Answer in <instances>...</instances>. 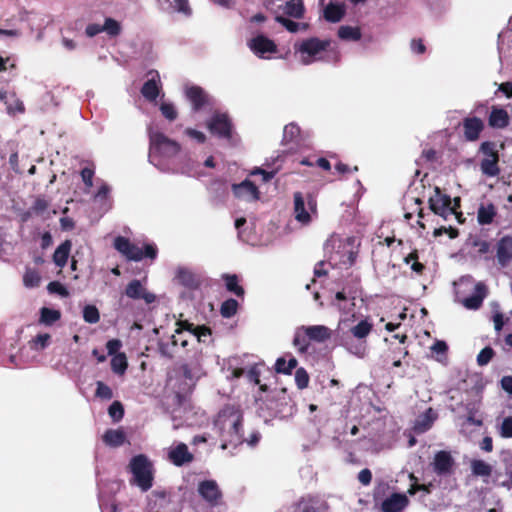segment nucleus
I'll return each instance as SVG.
<instances>
[{
	"mask_svg": "<svg viewBox=\"0 0 512 512\" xmlns=\"http://www.w3.org/2000/svg\"><path fill=\"white\" fill-rule=\"evenodd\" d=\"M219 427L221 448L238 447L245 440L243 437V412L234 405H225L216 420Z\"/></svg>",
	"mask_w": 512,
	"mask_h": 512,
	"instance_id": "nucleus-1",
	"label": "nucleus"
},
{
	"mask_svg": "<svg viewBox=\"0 0 512 512\" xmlns=\"http://www.w3.org/2000/svg\"><path fill=\"white\" fill-rule=\"evenodd\" d=\"M199 372L200 367L198 364L190 365L184 363L173 369V375L169 376V381L172 383L175 402L178 406H182L192 393L200 377Z\"/></svg>",
	"mask_w": 512,
	"mask_h": 512,
	"instance_id": "nucleus-2",
	"label": "nucleus"
},
{
	"mask_svg": "<svg viewBox=\"0 0 512 512\" xmlns=\"http://www.w3.org/2000/svg\"><path fill=\"white\" fill-rule=\"evenodd\" d=\"M129 471L133 475L131 484L138 486L143 492L148 491L153 486L154 474L153 464L144 454H138L131 458Z\"/></svg>",
	"mask_w": 512,
	"mask_h": 512,
	"instance_id": "nucleus-3",
	"label": "nucleus"
},
{
	"mask_svg": "<svg viewBox=\"0 0 512 512\" xmlns=\"http://www.w3.org/2000/svg\"><path fill=\"white\" fill-rule=\"evenodd\" d=\"M114 248L121 253L127 260L141 261L143 258L155 259L157 257V248L152 244H146L144 250L132 243L124 236H117L113 242Z\"/></svg>",
	"mask_w": 512,
	"mask_h": 512,
	"instance_id": "nucleus-4",
	"label": "nucleus"
},
{
	"mask_svg": "<svg viewBox=\"0 0 512 512\" xmlns=\"http://www.w3.org/2000/svg\"><path fill=\"white\" fill-rule=\"evenodd\" d=\"M149 142L150 156L172 158L181 150V146L178 142L168 138L162 132L150 131Z\"/></svg>",
	"mask_w": 512,
	"mask_h": 512,
	"instance_id": "nucleus-5",
	"label": "nucleus"
},
{
	"mask_svg": "<svg viewBox=\"0 0 512 512\" xmlns=\"http://www.w3.org/2000/svg\"><path fill=\"white\" fill-rule=\"evenodd\" d=\"M479 152L483 155L480 162L481 172L488 177L499 175V151L497 144L493 141H484L479 147Z\"/></svg>",
	"mask_w": 512,
	"mask_h": 512,
	"instance_id": "nucleus-6",
	"label": "nucleus"
},
{
	"mask_svg": "<svg viewBox=\"0 0 512 512\" xmlns=\"http://www.w3.org/2000/svg\"><path fill=\"white\" fill-rule=\"evenodd\" d=\"M456 461L450 451L440 450L434 454L429 466L441 478H447L455 473Z\"/></svg>",
	"mask_w": 512,
	"mask_h": 512,
	"instance_id": "nucleus-7",
	"label": "nucleus"
},
{
	"mask_svg": "<svg viewBox=\"0 0 512 512\" xmlns=\"http://www.w3.org/2000/svg\"><path fill=\"white\" fill-rule=\"evenodd\" d=\"M430 210L443 218L455 213V207H451L452 200L449 195L442 193L439 187L434 188V195L429 200Z\"/></svg>",
	"mask_w": 512,
	"mask_h": 512,
	"instance_id": "nucleus-8",
	"label": "nucleus"
},
{
	"mask_svg": "<svg viewBox=\"0 0 512 512\" xmlns=\"http://www.w3.org/2000/svg\"><path fill=\"white\" fill-rule=\"evenodd\" d=\"M330 43V40H321L316 37L303 40L299 46V51L309 57V59H305L303 62L305 64H309L314 61L317 55L327 50V48L330 46Z\"/></svg>",
	"mask_w": 512,
	"mask_h": 512,
	"instance_id": "nucleus-9",
	"label": "nucleus"
},
{
	"mask_svg": "<svg viewBox=\"0 0 512 512\" xmlns=\"http://www.w3.org/2000/svg\"><path fill=\"white\" fill-rule=\"evenodd\" d=\"M209 131L219 138L231 139L232 123L227 114H214L208 122Z\"/></svg>",
	"mask_w": 512,
	"mask_h": 512,
	"instance_id": "nucleus-10",
	"label": "nucleus"
},
{
	"mask_svg": "<svg viewBox=\"0 0 512 512\" xmlns=\"http://www.w3.org/2000/svg\"><path fill=\"white\" fill-rule=\"evenodd\" d=\"M198 493L211 506H218L223 496L215 480L201 481L198 485Z\"/></svg>",
	"mask_w": 512,
	"mask_h": 512,
	"instance_id": "nucleus-11",
	"label": "nucleus"
},
{
	"mask_svg": "<svg viewBox=\"0 0 512 512\" xmlns=\"http://www.w3.org/2000/svg\"><path fill=\"white\" fill-rule=\"evenodd\" d=\"M463 135L467 141H477L485 128L484 122L478 117H465L462 121Z\"/></svg>",
	"mask_w": 512,
	"mask_h": 512,
	"instance_id": "nucleus-12",
	"label": "nucleus"
},
{
	"mask_svg": "<svg viewBox=\"0 0 512 512\" xmlns=\"http://www.w3.org/2000/svg\"><path fill=\"white\" fill-rule=\"evenodd\" d=\"M125 295L134 300H144L147 304H151L155 301L156 296L150 293L142 285L138 279L130 281L125 288Z\"/></svg>",
	"mask_w": 512,
	"mask_h": 512,
	"instance_id": "nucleus-13",
	"label": "nucleus"
},
{
	"mask_svg": "<svg viewBox=\"0 0 512 512\" xmlns=\"http://www.w3.org/2000/svg\"><path fill=\"white\" fill-rule=\"evenodd\" d=\"M232 191L235 197L247 201H256L260 198L258 187L250 180L245 179L241 183L233 184Z\"/></svg>",
	"mask_w": 512,
	"mask_h": 512,
	"instance_id": "nucleus-14",
	"label": "nucleus"
},
{
	"mask_svg": "<svg viewBox=\"0 0 512 512\" xmlns=\"http://www.w3.org/2000/svg\"><path fill=\"white\" fill-rule=\"evenodd\" d=\"M251 51L258 57H264L266 53H276L277 45L275 42L264 35H258L248 42Z\"/></svg>",
	"mask_w": 512,
	"mask_h": 512,
	"instance_id": "nucleus-15",
	"label": "nucleus"
},
{
	"mask_svg": "<svg viewBox=\"0 0 512 512\" xmlns=\"http://www.w3.org/2000/svg\"><path fill=\"white\" fill-rule=\"evenodd\" d=\"M409 504V499L405 494L393 493L381 503L382 512H401Z\"/></svg>",
	"mask_w": 512,
	"mask_h": 512,
	"instance_id": "nucleus-16",
	"label": "nucleus"
},
{
	"mask_svg": "<svg viewBox=\"0 0 512 512\" xmlns=\"http://www.w3.org/2000/svg\"><path fill=\"white\" fill-rule=\"evenodd\" d=\"M152 73H154V76L151 79L147 80L141 88L142 96L150 102L156 101L160 94L161 89L159 73L157 71L149 72V74Z\"/></svg>",
	"mask_w": 512,
	"mask_h": 512,
	"instance_id": "nucleus-17",
	"label": "nucleus"
},
{
	"mask_svg": "<svg viewBox=\"0 0 512 512\" xmlns=\"http://www.w3.org/2000/svg\"><path fill=\"white\" fill-rule=\"evenodd\" d=\"M510 117L508 112L501 107L492 106L488 116V125L494 129H504L509 125Z\"/></svg>",
	"mask_w": 512,
	"mask_h": 512,
	"instance_id": "nucleus-18",
	"label": "nucleus"
},
{
	"mask_svg": "<svg viewBox=\"0 0 512 512\" xmlns=\"http://www.w3.org/2000/svg\"><path fill=\"white\" fill-rule=\"evenodd\" d=\"M497 259L502 266H506L512 260V236H503L497 243Z\"/></svg>",
	"mask_w": 512,
	"mask_h": 512,
	"instance_id": "nucleus-19",
	"label": "nucleus"
},
{
	"mask_svg": "<svg viewBox=\"0 0 512 512\" xmlns=\"http://www.w3.org/2000/svg\"><path fill=\"white\" fill-rule=\"evenodd\" d=\"M295 410V404L291 397L287 395L286 388L281 389L275 401V411L282 417L292 415Z\"/></svg>",
	"mask_w": 512,
	"mask_h": 512,
	"instance_id": "nucleus-20",
	"label": "nucleus"
},
{
	"mask_svg": "<svg viewBox=\"0 0 512 512\" xmlns=\"http://www.w3.org/2000/svg\"><path fill=\"white\" fill-rule=\"evenodd\" d=\"M193 458V455L189 452L187 445L184 443L178 444L169 452V459L176 466H183L191 462Z\"/></svg>",
	"mask_w": 512,
	"mask_h": 512,
	"instance_id": "nucleus-21",
	"label": "nucleus"
},
{
	"mask_svg": "<svg viewBox=\"0 0 512 512\" xmlns=\"http://www.w3.org/2000/svg\"><path fill=\"white\" fill-rule=\"evenodd\" d=\"M185 95L191 102L194 111L201 110L207 103V95L199 86L188 87L185 91Z\"/></svg>",
	"mask_w": 512,
	"mask_h": 512,
	"instance_id": "nucleus-22",
	"label": "nucleus"
},
{
	"mask_svg": "<svg viewBox=\"0 0 512 512\" xmlns=\"http://www.w3.org/2000/svg\"><path fill=\"white\" fill-rule=\"evenodd\" d=\"M487 294V287L484 283L478 282L475 285V293L463 300V304L466 308L471 310H477L482 306L483 300Z\"/></svg>",
	"mask_w": 512,
	"mask_h": 512,
	"instance_id": "nucleus-23",
	"label": "nucleus"
},
{
	"mask_svg": "<svg viewBox=\"0 0 512 512\" xmlns=\"http://www.w3.org/2000/svg\"><path fill=\"white\" fill-rule=\"evenodd\" d=\"M176 278L182 286L190 290H196L201 285L199 276L187 268H179L177 270Z\"/></svg>",
	"mask_w": 512,
	"mask_h": 512,
	"instance_id": "nucleus-24",
	"label": "nucleus"
},
{
	"mask_svg": "<svg viewBox=\"0 0 512 512\" xmlns=\"http://www.w3.org/2000/svg\"><path fill=\"white\" fill-rule=\"evenodd\" d=\"M305 336L315 342L322 343L331 338L332 331L324 325H313L303 327Z\"/></svg>",
	"mask_w": 512,
	"mask_h": 512,
	"instance_id": "nucleus-25",
	"label": "nucleus"
},
{
	"mask_svg": "<svg viewBox=\"0 0 512 512\" xmlns=\"http://www.w3.org/2000/svg\"><path fill=\"white\" fill-rule=\"evenodd\" d=\"M72 248L71 240H65L55 250L52 259L56 266L63 268L66 266Z\"/></svg>",
	"mask_w": 512,
	"mask_h": 512,
	"instance_id": "nucleus-26",
	"label": "nucleus"
},
{
	"mask_svg": "<svg viewBox=\"0 0 512 512\" xmlns=\"http://www.w3.org/2000/svg\"><path fill=\"white\" fill-rule=\"evenodd\" d=\"M294 213L296 220L303 224L311 220L309 212L305 209V199L301 192L294 193Z\"/></svg>",
	"mask_w": 512,
	"mask_h": 512,
	"instance_id": "nucleus-27",
	"label": "nucleus"
},
{
	"mask_svg": "<svg viewBox=\"0 0 512 512\" xmlns=\"http://www.w3.org/2000/svg\"><path fill=\"white\" fill-rule=\"evenodd\" d=\"M102 439L110 447H120L125 443L126 435L120 429H108Z\"/></svg>",
	"mask_w": 512,
	"mask_h": 512,
	"instance_id": "nucleus-28",
	"label": "nucleus"
},
{
	"mask_svg": "<svg viewBox=\"0 0 512 512\" xmlns=\"http://www.w3.org/2000/svg\"><path fill=\"white\" fill-rule=\"evenodd\" d=\"M227 291L233 293L237 297L243 298L245 295L244 288L239 284V277L236 274L225 273L222 275Z\"/></svg>",
	"mask_w": 512,
	"mask_h": 512,
	"instance_id": "nucleus-29",
	"label": "nucleus"
},
{
	"mask_svg": "<svg viewBox=\"0 0 512 512\" xmlns=\"http://www.w3.org/2000/svg\"><path fill=\"white\" fill-rule=\"evenodd\" d=\"M297 365V359L294 356L289 355L288 360L286 357H279L275 362L274 369L276 373L290 375Z\"/></svg>",
	"mask_w": 512,
	"mask_h": 512,
	"instance_id": "nucleus-30",
	"label": "nucleus"
},
{
	"mask_svg": "<svg viewBox=\"0 0 512 512\" xmlns=\"http://www.w3.org/2000/svg\"><path fill=\"white\" fill-rule=\"evenodd\" d=\"M345 15L343 5L330 3L324 9V18L332 23L339 22Z\"/></svg>",
	"mask_w": 512,
	"mask_h": 512,
	"instance_id": "nucleus-31",
	"label": "nucleus"
},
{
	"mask_svg": "<svg viewBox=\"0 0 512 512\" xmlns=\"http://www.w3.org/2000/svg\"><path fill=\"white\" fill-rule=\"evenodd\" d=\"M496 216L495 206L490 203L486 206L480 205L477 212V221L480 225H489Z\"/></svg>",
	"mask_w": 512,
	"mask_h": 512,
	"instance_id": "nucleus-32",
	"label": "nucleus"
},
{
	"mask_svg": "<svg viewBox=\"0 0 512 512\" xmlns=\"http://www.w3.org/2000/svg\"><path fill=\"white\" fill-rule=\"evenodd\" d=\"M304 5L302 0H288L284 6V13L290 17L301 19L304 16Z\"/></svg>",
	"mask_w": 512,
	"mask_h": 512,
	"instance_id": "nucleus-33",
	"label": "nucleus"
},
{
	"mask_svg": "<svg viewBox=\"0 0 512 512\" xmlns=\"http://www.w3.org/2000/svg\"><path fill=\"white\" fill-rule=\"evenodd\" d=\"M373 325L368 320H361L350 329L351 334L358 340H364L372 331Z\"/></svg>",
	"mask_w": 512,
	"mask_h": 512,
	"instance_id": "nucleus-34",
	"label": "nucleus"
},
{
	"mask_svg": "<svg viewBox=\"0 0 512 512\" xmlns=\"http://www.w3.org/2000/svg\"><path fill=\"white\" fill-rule=\"evenodd\" d=\"M471 470L474 476L490 477L492 474L491 465L483 460H473L471 462Z\"/></svg>",
	"mask_w": 512,
	"mask_h": 512,
	"instance_id": "nucleus-35",
	"label": "nucleus"
},
{
	"mask_svg": "<svg viewBox=\"0 0 512 512\" xmlns=\"http://www.w3.org/2000/svg\"><path fill=\"white\" fill-rule=\"evenodd\" d=\"M128 367L127 357L125 353H118L111 359V369L116 374H124Z\"/></svg>",
	"mask_w": 512,
	"mask_h": 512,
	"instance_id": "nucleus-36",
	"label": "nucleus"
},
{
	"mask_svg": "<svg viewBox=\"0 0 512 512\" xmlns=\"http://www.w3.org/2000/svg\"><path fill=\"white\" fill-rule=\"evenodd\" d=\"M61 318L59 310L43 307L40 310V322L45 325H52Z\"/></svg>",
	"mask_w": 512,
	"mask_h": 512,
	"instance_id": "nucleus-37",
	"label": "nucleus"
},
{
	"mask_svg": "<svg viewBox=\"0 0 512 512\" xmlns=\"http://www.w3.org/2000/svg\"><path fill=\"white\" fill-rule=\"evenodd\" d=\"M432 409L429 408L428 411L419 417L414 425V429L418 433H423L431 428L434 418L431 416Z\"/></svg>",
	"mask_w": 512,
	"mask_h": 512,
	"instance_id": "nucleus-38",
	"label": "nucleus"
},
{
	"mask_svg": "<svg viewBox=\"0 0 512 512\" xmlns=\"http://www.w3.org/2000/svg\"><path fill=\"white\" fill-rule=\"evenodd\" d=\"M238 307V301L234 298H229L221 304L220 314L224 318H231L237 313Z\"/></svg>",
	"mask_w": 512,
	"mask_h": 512,
	"instance_id": "nucleus-39",
	"label": "nucleus"
},
{
	"mask_svg": "<svg viewBox=\"0 0 512 512\" xmlns=\"http://www.w3.org/2000/svg\"><path fill=\"white\" fill-rule=\"evenodd\" d=\"M338 37L342 40L358 41L361 38V32L357 27L341 26L338 29Z\"/></svg>",
	"mask_w": 512,
	"mask_h": 512,
	"instance_id": "nucleus-40",
	"label": "nucleus"
},
{
	"mask_svg": "<svg viewBox=\"0 0 512 512\" xmlns=\"http://www.w3.org/2000/svg\"><path fill=\"white\" fill-rule=\"evenodd\" d=\"M316 504L317 501L313 497L307 496L296 503V508L299 512H318Z\"/></svg>",
	"mask_w": 512,
	"mask_h": 512,
	"instance_id": "nucleus-41",
	"label": "nucleus"
},
{
	"mask_svg": "<svg viewBox=\"0 0 512 512\" xmlns=\"http://www.w3.org/2000/svg\"><path fill=\"white\" fill-rule=\"evenodd\" d=\"M177 345V339L174 335L171 336V342H158V350L161 356L172 359L174 354L172 348Z\"/></svg>",
	"mask_w": 512,
	"mask_h": 512,
	"instance_id": "nucleus-42",
	"label": "nucleus"
},
{
	"mask_svg": "<svg viewBox=\"0 0 512 512\" xmlns=\"http://www.w3.org/2000/svg\"><path fill=\"white\" fill-rule=\"evenodd\" d=\"M41 277L39 273L34 269H26L23 276V283L26 287H37L40 284Z\"/></svg>",
	"mask_w": 512,
	"mask_h": 512,
	"instance_id": "nucleus-43",
	"label": "nucleus"
},
{
	"mask_svg": "<svg viewBox=\"0 0 512 512\" xmlns=\"http://www.w3.org/2000/svg\"><path fill=\"white\" fill-rule=\"evenodd\" d=\"M83 319L89 324H95L100 320L99 310L94 305H86L83 309Z\"/></svg>",
	"mask_w": 512,
	"mask_h": 512,
	"instance_id": "nucleus-44",
	"label": "nucleus"
},
{
	"mask_svg": "<svg viewBox=\"0 0 512 512\" xmlns=\"http://www.w3.org/2000/svg\"><path fill=\"white\" fill-rule=\"evenodd\" d=\"M310 381L309 374L303 367L297 368L295 372V383L298 389L303 390L308 387Z\"/></svg>",
	"mask_w": 512,
	"mask_h": 512,
	"instance_id": "nucleus-45",
	"label": "nucleus"
},
{
	"mask_svg": "<svg viewBox=\"0 0 512 512\" xmlns=\"http://www.w3.org/2000/svg\"><path fill=\"white\" fill-rule=\"evenodd\" d=\"M409 478L410 480L414 481V483L410 486V488L408 489V493L410 495H414L416 494L418 491H423L427 494L431 493V488H432V483H428V484H419L417 483V477L411 473L409 475Z\"/></svg>",
	"mask_w": 512,
	"mask_h": 512,
	"instance_id": "nucleus-46",
	"label": "nucleus"
},
{
	"mask_svg": "<svg viewBox=\"0 0 512 512\" xmlns=\"http://www.w3.org/2000/svg\"><path fill=\"white\" fill-rule=\"evenodd\" d=\"M108 414L114 422L120 421L124 416V407L120 401H114L108 408Z\"/></svg>",
	"mask_w": 512,
	"mask_h": 512,
	"instance_id": "nucleus-47",
	"label": "nucleus"
},
{
	"mask_svg": "<svg viewBox=\"0 0 512 512\" xmlns=\"http://www.w3.org/2000/svg\"><path fill=\"white\" fill-rule=\"evenodd\" d=\"M494 356L495 351L490 346H487L477 355V364L479 366H485L493 359Z\"/></svg>",
	"mask_w": 512,
	"mask_h": 512,
	"instance_id": "nucleus-48",
	"label": "nucleus"
},
{
	"mask_svg": "<svg viewBox=\"0 0 512 512\" xmlns=\"http://www.w3.org/2000/svg\"><path fill=\"white\" fill-rule=\"evenodd\" d=\"M102 28L110 36H118L121 32L120 24L113 18H106Z\"/></svg>",
	"mask_w": 512,
	"mask_h": 512,
	"instance_id": "nucleus-49",
	"label": "nucleus"
},
{
	"mask_svg": "<svg viewBox=\"0 0 512 512\" xmlns=\"http://www.w3.org/2000/svg\"><path fill=\"white\" fill-rule=\"evenodd\" d=\"M96 386H97L96 392H95L96 397L105 399V400L112 399L113 392H112V389L108 385H106L102 381H97Z\"/></svg>",
	"mask_w": 512,
	"mask_h": 512,
	"instance_id": "nucleus-50",
	"label": "nucleus"
},
{
	"mask_svg": "<svg viewBox=\"0 0 512 512\" xmlns=\"http://www.w3.org/2000/svg\"><path fill=\"white\" fill-rule=\"evenodd\" d=\"M300 135V127L297 124L290 123L284 127L283 139L285 141H293Z\"/></svg>",
	"mask_w": 512,
	"mask_h": 512,
	"instance_id": "nucleus-51",
	"label": "nucleus"
},
{
	"mask_svg": "<svg viewBox=\"0 0 512 512\" xmlns=\"http://www.w3.org/2000/svg\"><path fill=\"white\" fill-rule=\"evenodd\" d=\"M183 326L185 329L193 331V334L200 340L202 336H207L211 334V330L209 327L202 325L194 327L193 324L184 322Z\"/></svg>",
	"mask_w": 512,
	"mask_h": 512,
	"instance_id": "nucleus-52",
	"label": "nucleus"
},
{
	"mask_svg": "<svg viewBox=\"0 0 512 512\" xmlns=\"http://www.w3.org/2000/svg\"><path fill=\"white\" fill-rule=\"evenodd\" d=\"M171 5L175 11L182 13L185 16H190L192 14V9L189 6L188 0H171Z\"/></svg>",
	"mask_w": 512,
	"mask_h": 512,
	"instance_id": "nucleus-53",
	"label": "nucleus"
},
{
	"mask_svg": "<svg viewBox=\"0 0 512 512\" xmlns=\"http://www.w3.org/2000/svg\"><path fill=\"white\" fill-rule=\"evenodd\" d=\"M160 111L169 121H174L177 118V111L171 103H162L160 105Z\"/></svg>",
	"mask_w": 512,
	"mask_h": 512,
	"instance_id": "nucleus-54",
	"label": "nucleus"
},
{
	"mask_svg": "<svg viewBox=\"0 0 512 512\" xmlns=\"http://www.w3.org/2000/svg\"><path fill=\"white\" fill-rule=\"evenodd\" d=\"M49 207V202L43 198V197H37L31 207V210L37 214L40 215L44 213Z\"/></svg>",
	"mask_w": 512,
	"mask_h": 512,
	"instance_id": "nucleus-55",
	"label": "nucleus"
},
{
	"mask_svg": "<svg viewBox=\"0 0 512 512\" xmlns=\"http://www.w3.org/2000/svg\"><path fill=\"white\" fill-rule=\"evenodd\" d=\"M500 435L503 438H512V416L504 418L500 427Z\"/></svg>",
	"mask_w": 512,
	"mask_h": 512,
	"instance_id": "nucleus-56",
	"label": "nucleus"
},
{
	"mask_svg": "<svg viewBox=\"0 0 512 512\" xmlns=\"http://www.w3.org/2000/svg\"><path fill=\"white\" fill-rule=\"evenodd\" d=\"M275 20L284 26L289 32H297L299 29V23L294 22L283 16H276Z\"/></svg>",
	"mask_w": 512,
	"mask_h": 512,
	"instance_id": "nucleus-57",
	"label": "nucleus"
},
{
	"mask_svg": "<svg viewBox=\"0 0 512 512\" xmlns=\"http://www.w3.org/2000/svg\"><path fill=\"white\" fill-rule=\"evenodd\" d=\"M80 174L85 186L91 188L93 186L94 170L89 167H84Z\"/></svg>",
	"mask_w": 512,
	"mask_h": 512,
	"instance_id": "nucleus-58",
	"label": "nucleus"
},
{
	"mask_svg": "<svg viewBox=\"0 0 512 512\" xmlns=\"http://www.w3.org/2000/svg\"><path fill=\"white\" fill-rule=\"evenodd\" d=\"M293 344L298 347V350L302 353L306 352L309 346V343L306 341V336H301L299 333L295 334Z\"/></svg>",
	"mask_w": 512,
	"mask_h": 512,
	"instance_id": "nucleus-59",
	"label": "nucleus"
},
{
	"mask_svg": "<svg viewBox=\"0 0 512 512\" xmlns=\"http://www.w3.org/2000/svg\"><path fill=\"white\" fill-rule=\"evenodd\" d=\"M47 288H48L49 292H51V293H57L61 296L68 295L67 289L60 282H57V281L50 282L48 284Z\"/></svg>",
	"mask_w": 512,
	"mask_h": 512,
	"instance_id": "nucleus-60",
	"label": "nucleus"
},
{
	"mask_svg": "<svg viewBox=\"0 0 512 512\" xmlns=\"http://www.w3.org/2000/svg\"><path fill=\"white\" fill-rule=\"evenodd\" d=\"M122 347V342L119 339H111L106 343V348L109 355L118 354V350Z\"/></svg>",
	"mask_w": 512,
	"mask_h": 512,
	"instance_id": "nucleus-61",
	"label": "nucleus"
},
{
	"mask_svg": "<svg viewBox=\"0 0 512 512\" xmlns=\"http://www.w3.org/2000/svg\"><path fill=\"white\" fill-rule=\"evenodd\" d=\"M185 134L188 135L190 138L195 139L198 143H204L206 141V136L203 132L198 131L193 128H187L185 130Z\"/></svg>",
	"mask_w": 512,
	"mask_h": 512,
	"instance_id": "nucleus-62",
	"label": "nucleus"
},
{
	"mask_svg": "<svg viewBox=\"0 0 512 512\" xmlns=\"http://www.w3.org/2000/svg\"><path fill=\"white\" fill-rule=\"evenodd\" d=\"M411 50L416 54H424L426 46L422 39H412L410 43Z\"/></svg>",
	"mask_w": 512,
	"mask_h": 512,
	"instance_id": "nucleus-63",
	"label": "nucleus"
},
{
	"mask_svg": "<svg viewBox=\"0 0 512 512\" xmlns=\"http://www.w3.org/2000/svg\"><path fill=\"white\" fill-rule=\"evenodd\" d=\"M358 480L362 485L368 486L372 481V472L368 469H362L358 473Z\"/></svg>",
	"mask_w": 512,
	"mask_h": 512,
	"instance_id": "nucleus-64",
	"label": "nucleus"
}]
</instances>
